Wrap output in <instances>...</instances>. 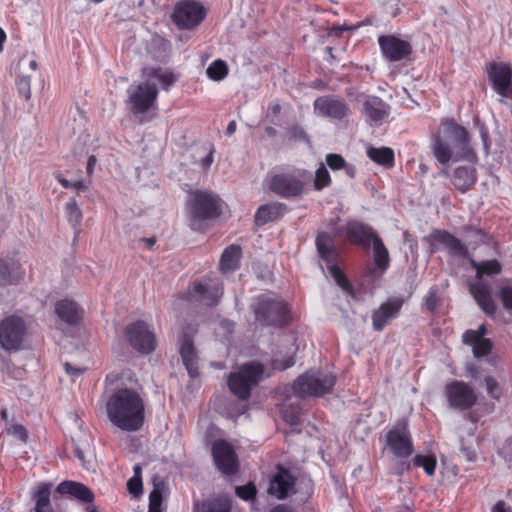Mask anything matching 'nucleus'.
Masks as SVG:
<instances>
[{
    "instance_id": "f257e3e1",
    "label": "nucleus",
    "mask_w": 512,
    "mask_h": 512,
    "mask_svg": "<svg viewBox=\"0 0 512 512\" xmlns=\"http://www.w3.org/2000/svg\"><path fill=\"white\" fill-rule=\"evenodd\" d=\"M442 133L438 131L432 138V152L438 163L448 164L451 160L477 161V154L470 145V136L465 127L453 118L441 120Z\"/></svg>"
},
{
    "instance_id": "f03ea898",
    "label": "nucleus",
    "mask_w": 512,
    "mask_h": 512,
    "mask_svg": "<svg viewBox=\"0 0 512 512\" xmlns=\"http://www.w3.org/2000/svg\"><path fill=\"white\" fill-rule=\"evenodd\" d=\"M221 198L209 191L193 190L188 194L186 203L190 227L199 232H205L208 223L222 214Z\"/></svg>"
},
{
    "instance_id": "7ed1b4c3",
    "label": "nucleus",
    "mask_w": 512,
    "mask_h": 512,
    "mask_svg": "<svg viewBox=\"0 0 512 512\" xmlns=\"http://www.w3.org/2000/svg\"><path fill=\"white\" fill-rule=\"evenodd\" d=\"M255 321L262 327L284 328L292 321L291 306L280 296L260 294L251 305Z\"/></svg>"
},
{
    "instance_id": "20e7f679",
    "label": "nucleus",
    "mask_w": 512,
    "mask_h": 512,
    "mask_svg": "<svg viewBox=\"0 0 512 512\" xmlns=\"http://www.w3.org/2000/svg\"><path fill=\"white\" fill-rule=\"evenodd\" d=\"M471 266L476 270V278L479 280L469 285V291L474 297L479 307L488 315L493 316L497 306L492 297L490 287L487 283L481 281L484 275H498L502 271V266L498 260H486L482 262L471 261Z\"/></svg>"
},
{
    "instance_id": "39448f33",
    "label": "nucleus",
    "mask_w": 512,
    "mask_h": 512,
    "mask_svg": "<svg viewBox=\"0 0 512 512\" xmlns=\"http://www.w3.org/2000/svg\"><path fill=\"white\" fill-rule=\"evenodd\" d=\"M264 372V366L259 362L241 365L227 377L229 391L241 401L248 400L252 390L263 380Z\"/></svg>"
},
{
    "instance_id": "423d86ee",
    "label": "nucleus",
    "mask_w": 512,
    "mask_h": 512,
    "mask_svg": "<svg viewBox=\"0 0 512 512\" xmlns=\"http://www.w3.org/2000/svg\"><path fill=\"white\" fill-rule=\"evenodd\" d=\"M315 247L321 261H323L336 283L346 291H352V285L338 265L339 251L336 247V235L321 230L317 232Z\"/></svg>"
},
{
    "instance_id": "0eeeda50",
    "label": "nucleus",
    "mask_w": 512,
    "mask_h": 512,
    "mask_svg": "<svg viewBox=\"0 0 512 512\" xmlns=\"http://www.w3.org/2000/svg\"><path fill=\"white\" fill-rule=\"evenodd\" d=\"M336 377L332 373L307 371L300 375L292 385L295 395L305 397H322L332 392Z\"/></svg>"
},
{
    "instance_id": "6e6552de",
    "label": "nucleus",
    "mask_w": 512,
    "mask_h": 512,
    "mask_svg": "<svg viewBox=\"0 0 512 512\" xmlns=\"http://www.w3.org/2000/svg\"><path fill=\"white\" fill-rule=\"evenodd\" d=\"M310 179L311 173L305 169L275 174L268 180V189L282 198H295L304 193L306 183Z\"/></svg>"
},
{
    "instance_id": "1a4fd4ad",
    "label": "nucleus",
    "mask_w": 512,
    "mask_h": 512,
    "mask_svg": "<svg viewBox=\"0 0 512 512\" xmlns=\"http://www.w3.org/2000/svg\"><path fill=\"white\" fill-rule=\"evenodd\" d=\"M107 413L108 416H143V399L136 391L119 389L109 398Z\"/></svg>"
},
{
    "instance_id": "9d476101",
    "label": "nucleus",
    "mask_w": 512,
    "mask_h": 512,
    "mask_svg": "<svg viewBox=\"0 0 512 512\" xmlns=\"http://www.w3.org/2000/svg\"><path fill=\"white\" fill-rule=\"evenodd\" d=\"M207 10L197 0H181L175 4L171 19L179 29L192 30L206 18Z\"/></svg>"
},
{
    "instance_id": "9b49d317",
    "label": "nucleus",
    "mask_w": 512,
    "mask_h": 512,
    "mask_svg": "<svg viewBox=\"0 0 512 512\" xmlns=\"http://www.w3.org/2000/svg\"><path fill=\"white\" fill-rule=\"evenodd\" d=\"M223 295L221 282L195 281L181 295V298L189 302H198L208 307L216 306Z\"/></svg>"
},
{
    "instance_id": "f8f14e48",
    "label": "nucleus",
    "mask_w": 512,
    "mask_h": 512,
    "mask_svg": "<svg viewBox=\"0 0 512 512\" xmlns=\"http://www.w3.org/2000/svg\"><path fill=\"white\" fill-rule=\"evenodd\" d=\"M124 335L130 346L140 354H150L156 348L155 334L148 324L142 320L128 324L124 330Z\"/></svg>"
},
{
    "instance_id": "ddd939ff",
    "label": "nucleus",
    "mask_w": 512,
    "mask_h": 512,
    "mask_svg": "<svg viewBox=\"0 0 512 512\" xmlns=\"http://www.w3.org/2000/svg\"><path fill=\"white\" fill-rule=\"evenodd\" d=\"M158 88L155 83L146 81L128 90V103L134 115L144 114L156 107Z\"/></svg>"
},
{
    "instance_id": "4468645a",
    "label": "nucleus",
    "mask_w": 512,
    "mask_h": 512,
    "mask_svg": "<svg viewBox=\"0 0 512 512\" xmlns=\"http://www.w3.org/2000/svg\"><path fill=\"white\" fill-rule=\"evenodd\" d=\"M26 333V325L18 316H8L0 322V346L6 351L20 349Z\"/></svg>"
},
{
    "instance_id": "2eb2a0df",
    "label": "nucleus",
    "mask_w": 512,
    "mask_h": 512,
    "mask_svg": "<svg viewBox=\"0 0 512 512\" xmlns=\"http://www.w3.org/2000/svg\"><path fill=\"white\" fill-rule=\"evenodd\" d=\"M487 76L492 89L501 97L512 100V67L506 62H491Z\"/></svg>"
},
{
    "instance_id": "dca6fc26",
    "label": "nucleus",
    "mask_w": 512,
    "mask_h": 512,
    "mask_svg": "<svg viewBox=\"0 0 512 512\" xmlns=\"http://www.w3.org/2000/svg\"><path fill=\"white\" fill-rule=\"evenodd\" d=\"M212 456L217 469L226 476H232L239 470V460L234 447L223 439L212 444Z\"/></svg>"
},
{
    "instance_id": "f3484780",
    "label": "nucleus",
    "mask_w": 512,
    "mask_h": 512,
    "mask_svg": "<svg viewBox=\"0 0 512 512\" xmlns=\"http://www.w3.org/2000/svg\"><path fill=\"white\" fill-rule=\"evenodd\" d=\"M387 446L398 458H408L413 453V445L407 421H399L386 434Z\"/></svg>"
},
{
    "instance_id": "a211bd4d",
    "label": "nucleus",
    "mask_w": 512,
    "mask_h": 512,
    "mask_svg": "<svg viewBox=\"0 0 512 512\" xmlns=\"http://www.w3.org/2000/svg\"><path fill=\"white\" fill-rule=\"evenodd\" d=\"M378 44L383 57L389 62L407 59L413 51L410 42L392 34L379 36Z\"/></svg>"
},
{
    "instance_id": "6ab92c4d",
    "label": "nucleus",
    "mask_w": 512,
    "mask_h": 512,
    "mask_svg": "<svg viewBox=\"0 0 512 512\" xmlns=\"http://www.w3.org/2000/svg\"><path fill=\"white\" fill-rule=\"evenodd\" d=\"M346 240L365 250L370 249L371 243L378 237L376 231L359 220H349L344 227Z\"/></svg>"
},
{
    "instance_id": "aec40b11",
    "label": "nucleus",
    "mask_w": 512,
    "mask_h": 512,
    "mask_svg": "<svg viewBox=\"0 0 512 512\" xmlns=\"http://www.w3.org/2000/svg\"><path fill=\"white\" fill-rule=\"evenodd\" d=\"M446 395L451 406L467 409L476 402L474 390L463 381H452L446 385Z\"/></svg>"
},
{
    "instance_id": "412c9836",
    "label": "nucleus",
    "mask_w": 512,
    "mask_h": 512,
    "mask_svg": "<svg viewBox=\"0 0 512 512\" xmlns=\"http://www.w3.org/2000/svg\"><path fill=\"white\" fill-rule=\"evenodd\" d=\"M404 302L405 300L403 298L396 297L382 303L379 308L372 313L373 329L377 332L383 331L391 319H395L399 316Z\"/></svg>"
},
{
    "instance_id": "4be33fe9",
    "label": "nucleus",
    "mask_w": 512,
    "mask_h": 512,
    "mask_svg": "<svg viewBox=\"0 0 512 512\" xmlns=\"http://www.w3.org/2000/svg\"><path fill=\"white\" fill-rule=\"evenodd\" d=\"M268 494L277 499H286L295 493V478L285 468L278 466L276 473L270 480Z\"/></svg>"
},
{
    "instance_id": "5701e85b",
    "label": "nucleus",
    "mask_w": 512,
    "mask_h": 512,
    "mask_svg": "<svg viewBox=\"0 0 512 512\" xmlns=\"http://www.w3.org/2000/svg\"><path fill=\"white\" fill-rule=\"evenodd\" d=\"M315 110L322 116L342 120L348 116L350 109L344 100L333 97H318L314 102Z\"/></svg>"
},
{
    "instance_id": "b1692460",
    "label": "nucleus",
    "mask_w": 512,
    "mask_h": 512,
    "mask_svg": "<svg viewBox=\"0 0 512 512\" xmlns=\"http://www.w3.org/2000/svg\"><path fill=\"white\" fill-rule=\"evenodd\" d=\"M25 277L20 261L14 258L0 259V287L16 285Z\"/></svg>"
},
{
    "instance_id": "393cba45",
    "label": "nucleus",
    "mask_w": 512,
    "mask_h": 512,
    "mask_svg": "<svg viewBox=\"0 0 512 512\" xmlns=\"http://www.w3.org/2000/svg\"><path fill=\"white\" fill-rule=\"evenodd\" d=\"M180 355L189 376L197 378L199 376L198 356L192 336L189 334L184 333L180 338Z\"/></svg>"
},
{
    "instance_id": "a878e982",
    "label": "nucleus",
    "mask_w": 512,
    "mask_h": 512,
    "mask_svg": "<svg viewBox=\"0 0 512 512\" xmlns=\"http://www.w3.org/2000/svg\"><path fill=\"white\" fill-rule=\"evenodd\" d=\"M430 238L434 242L443 245L452 256L466 257L468 254L466 246L446 230L436 229L430 234Z\"/></svg>"
},
{
    "instance_id": "bb28decb",
    "label": "nucleus",
    "mask_w": 512,
    "mask_h": 512,
    "mask_svg": "<svg viewBox=\"0 0 512 512\" xmlns=\"http://www.w3.org/2000/svg\"><path fill=\"white\" fill-rule=\"evenodd\" d=\"M56 315L69 325H78L83 317V310L75 301L63 299L55 304Z\"/></svg>"
},
{
    "instance_id": "cd10ccee",
    "label": "nucleus",
    "mask_w": 512,
    "mask_h": 512,
    "mask_svg": "<svg viewBox=\"0 0 512 512\" xmlns=\"http://www.w3.org/2000/svg\"><path fill=\"white\" fill-rule=\"evenodd\" d=\"M477 182V171L474 167L459 166L455 168L452 177L453 186L461 193L474 188Z\"/></svg>"
},
{
    "instance_id": "c85d7f7f",
    "label": "nucleus",
    "mask_w": 512,
    "mask_h": 512,
    "mask_svg": "<svg viewBox=\"0 0 512 512\" xmlns=\"http://www.w3.org/2000/svg\"><path fill=\"white\" fill-rule=\"evenodd\" d=\"M287 211V206L283 203L273 202L261 205L254 216V222L257 226H263L281 218Z\"/></svg>"
},
{
    "instance_id": "c756f323",
    "label": "nucleus",
    "mask_w": 512,
    "mask_h": 512,
    "mask_svg": "<svg viewBox=\"0 0 512 512\" xmlns=\"http://www.w3.org/2000/svg\"><path fill=\"white\" fill-rule=\"evenodd\" d=\"M57 492L71 495L84 503H91L94 500L93 492L84 484L75 481L61 482L57 486Z\"/></svg>"
},
{
    "instance_id": "7c9ffc66",
    "label": "nucleus",
    "mask_w": 512,
    "mask_h": 512,
    "mask_svg": "<svg viewBox=\"0 0 512 512\" xmlns=\"http://www.w3.org/2000/svg\"><path fill=\"white\" fill-rule=\"evenodd\" d=\"M363 112L371 123L379 124L389 115V108L380 98L372 97L364 102Z\"/></svg>"
},
{
    "instance_id": "2f4dec72",
    "label": "nucleus",
    "mask_w": 512,
    "mask_h": 512,
    "mask_svg": "<svg viewBox=\"0 0 512 512\" xmlns=\"http://www.w3.org/2000/svg\"><path fill=\"white\" fill-rule=\"evenodd\" d=\"M242 248L240 245L231 244L227 246L220 258L219 267L223 273L234 272L240 268Z\"/></svg>"
},
{
    "instance_id": "473e14b6",
    "label": "nucleus",
    "mask_w": 512,
    "mask_h": 512,
    "mask_svg": "<svg viewBox=\"0 0 512 512\" xmlns=\"http://www.w3.org/2000/svg\"><path fill=\"white\" fill-rule=\"evenodd\" d=\"M51 484L40 483L33 493V499L35 500V512H54L51 502Z\"/></svg>"
},
{
    "instance_id": "72a5a7b5",
    "label": "nucleus",
    "mask_w": 512,
    "mask_h": 512,
    "mask_svg": "<svg viewBox=\"0 0 512 512\" xmlns=\"http://www.w3.org/2000/svg\"><path fill=\"white\" fill-rule=\"evenodd\" d=\"M231 500L226 496H217L195 505L196 512H230Z\"/></svg>"
},
{
    "instance_id": "f704fd0d",
    "label": "nucleus",
    "mask_w": 512,
    "mask_h": 512,
    "mask_svg": "<svg viewBox=\"0 0 512 512\" xmlns=\"http://www.w3.org/2000/svg\"><path fill=\"white\" fill-rule=\"evenodd\" d=\"M167 490L166 483L158 476L153 477V490L149 495V511L162 512L163 496Z\"/></svg>"
},
{
    "instance_id": "c9c22d12",
    "label": "nucleus",
    "mask_w": 512,
    "mask_h": 512,
    "mask_svg": "<svg viewBox=\"0 0 512 512\" xmlns=\"http://www.w3.org/2000/svg\"><path fill=\"white\" fill-rule=\"evenodd\" d=\"M367 156L376 164L382 165L386 168H391L394 166V151L389 147H369L367 149Z\"/></svg>"
},
{
    "instance_id": "e433bc0d",
    "label": "nucleus",
    "mask_w": 512,
    "mask_h": 512,
    "mask_svg": "<svg viewBox=\"0 0 512 512\" xmlns=\"http://www.w3.org/2000/svg\"><path fill=\"white\" fill-rule=\"evenodd\" d=\"M371 246L373 248L374 264L380 271H386L390 264V256L389 251L384 245L382 239L378 236L371 243Z\"/></svg>"
},
{
    "instance_id": "4c0bfd02",
    "label": "nucleus",
    "mask_w": 512,
    "mask_h": 512,
    "mask_svg": "<svg viewBox=\"0 0 512 512\" xmlns=\"http://www.w3.org/2000/svg\"><path fill=\"white\" fill-rule=\"evenodd\" d=\"M144 75L148 78V81L152 78L157 79L162 89L166 91L177 81V77L172 71L163 70L162 68H147L144 70Z\"/></svg>"
},
{
    "instance_id": "58836bf2",
    "label": "nucleus",
    "mask_w": 512,
    "mask_h": 512,
    "mask_svg": "<svg viewBox=\"0 0 512 512\" xmlns=\"http://www.w3.org/2000/svg\"><path fill=\"white\" fill-rule=\"evenodd\" d=\"M229 68L227 63L222 59L214 60L207 68L206 74L213 81H222L227 77Z\"/></svg>"
},
{
    "instance_id": "ea45409f",
    "label": "nucleus",
    "mask_w": 512,
    "mask_h": 512,
    "mask_svg": "<svg viewBox=\"0 0 512 512\" xmlns=\"http://www.w3.org/2000/svg\"><path fill=\"white\" fill-rule=\"evenodd\" d=\"M66 217L72 227L77 230L81 225L83 214L75 198L70 199L65 205Z\"/></svg>"
},
{
    "instance_id": "a19ab883",
    "label": "nucleus",
    "mask_w": 512,
    "mask_h": 512,
    "mask_svg": "<svg viewBox=\"0 0 512 512\" xmlns=\"http://www.w3.org/2000/svg\"><path fill=\"white\" fill-rule=\"evenodd\" d=\"M112 425L127 432L137 431L143 425L144 418H109Z\"/></svg>"
},
{
    "instance_id": "79ce46f5",
    "label": "nucleus",
    "mask_w": 512,
    "mask_h": 512,
    "mask_svg": "<svg viewBox=\"0 0 512 512\" xmlns=\"http://www.w3.org/2000/svg\"><path fill=\"white\" fill-rule=\"evenodd\" d=\"M313 184L314 189L317 191H321L324 188L330 186L331 176L323 164H321L320 167L316 170Z\"/></svg>"
},
{
    "instance_id": "37998d69",
    "label": "nucleus",
    "mask_w": 512,
    "mask_h": 512,
    "mask_svg": "<svg viewBox=\"0 0 512 512\" xmlns=\"http://www.w3.org/2000/svg\"><path fill=\"white\" fill-rule=\"evenodd\" d=\"M413 464L417 467H422L429 476L435 473L436 460L434 457L416 455L413 459Z\"/></svg>"
},
{
    "instance_id": "c03bdc74",
    "label": "nucleus",
    "mask_w": 512,
    "mask_h": 512,
    "mask_svg": "<svg viewBox=\"0 0 512 512\" xmlns=\"http://www.w3.org/2000/svg\"><path fill=\"white\" fill-rule=\"evenodd\" d=\"M493 343L488 338H481L474 346H472L473 354L476 358L487 356L491 353Z\"/></svg>"
},
{
    "instance_id": "a18cd8bd",
    "label": "nucleus",
    "mask_w": 512,
    "mask_h": 512,
    "mask_svg": "<svg viewBox=\"0 0 512 512\" xmlns=\"http://www.w3.org/2000/svg\"><path fill=\"white\" fill-rule=\"evenodd\" d=\"M235 493L239 498L245 501H250L256 498L257 489L256 486L250 482L243 486H237L235 488Z\"/></svg>"
},
{
    "instance_id": "49530a36",
    "label": "nucleus",
    "mask_w": 512,
    "mask_h": 512,
    "mask_svg": "<svg viewBox=\"0 0 512 512\" xmlns=\"http://www.w3.org/2000/svg\"><path fill=\"white\" fill-rule=\"evenodd\" d=\"M54 176L56 180L62 185V187L66 189L73 188L77 191H86L88 189V185H86L83 180H77L72 183L68 179H66L60 172L55 173Z\"/></svg>"
},
{
    "instance_id": "de8ad7c7",
    "label": "nucleus",
    "mask_w": 512,
    "mask_h": 512,
    "mask_svg": "<svg viewBox=\"0 0 512 512\" xmlns=\"http://www.w3.org/2000/svg\"><path fill=\"white\" fill-rule=\"evenodd\" d=\"M7 433L22 443H26L28 440V431L23 425L11 424L7 428Z\"/></svg>"
},
{
    "instance_id": "09e8293b",
    "label": "nucleus",
    "mask_w": 512,
    "mask_h": 512,
    "mask_svg": "<svg viewBox=\"0 0 512 512\" xmlns=\"http://www.w3.org/2000/svg\"><path fill=\"white\" fill-rule=\"evenodd\" d=\"M17 89L20 94L26 101L31 98V79L28 76L20 77L17 82Z\"/></svg>"
},
{
    "instance_id": "8fccbe9b",
    "label": "nucleus",
    "mask_w": 512,
    "mask_h": 512,
    "mask_svg": "<svg viewBox=\"0 0 512 512\" xmlns=\"http://www.w3.org/2000/svg\"><path fill=\"white\" fill-rule=\"evenodd\" d=\"M477 418H463V423L459 426V434L463 439L464 434L473 437L477 429Z\"/></svg>"
},
{
    "instance_id": "3c124183",
    "label": "nucleus",
    "mask_w": 512,
    "mask_h": 512,
    "mask_svg": "<svg viewBox=\"0 0 512 512\" xmlns=\"http://www.w3.org/2000/svg\"><path fill=\"white\" fill-rule=\"evenodd\" d=\"M326 164L332 170H341L345 167V159L340 154L330 153L326 155Z\"/></svg>"
},
{
    "instance_id": "603ef678",
    "label": "nucleus",
    "mask_w": 512,
    "mask_h": 512,
    "mask_svg": "<svg viewBox=\"0 0 512 512\" xmlns=\"http://www.w3.org/2000/svg\"><path fill=\"white\" fill-rule=\"evenodd\" d=\"M484 381L489 396L495 399H499L501 396V388L496 379L492 376H487L485 377Z\"/></svg>"
},
{
    "instance_id": "864d4df0",
    "label": "nucleus",
    "mask_w": 512,
    "mask_h": 512,
    "mask_svg": "<svg viewBox=\"0 0 512 512\" xmlns=\"http://www.w3.org/2000/svg\"><path fill=\"white\" fill-rule=\"evenodd\" d=\"M424 306L429 312H434L438 306L437 289L431 288L424 299Z\"/></svg>"
},
{
    "instance_id": "5fc2aeb1",
    "label": "nucleus",
    "mask_w": 512,
    "mask_h": 512,
    "mask_svg": "<svg viewBox=\"0 0 512 512\" xmlns=\"http://www.w3.org/2000/svg\"><path fill=\"white\" fill-rule=\"evenodd\" d=\"M498 296L501 299L503 306L511 310L512 309V287L511 286H504L502 287L499 292Z\"/></svg>"
},
{
    "instance_id": "6e6d98bb",
    "label": "nucleus",
    "mask_w": 512,
    "mask_h": 512,
    "mask_svg": "<svg viewBox=\"0 0 512 512\" xmlns=\"http://www.w3.org/2000/svg\"><path fill=\"white\" fill-rule=\"evenodd\" d=\"M271 364L273 369L284 371L295 364L294 356L290 355L285 359H273Z\"/></svg>"
},
{
    "instance_id": "4d7b16f0",
    "label": "nucleus",
    "mask_w": 512,
    "mask_h": 512,
    "mask_svg": "<svg viewBox=\"0 0 512 512\" xmlns=\"http://www.w3.org/2000/svg\"><path fill=\"white\" fill-rule=\"evenodd\" d=\"M128 491L135 497L142 492V479L140 476H133L127 482Z\"/></svg>"
},
{
    "instance_id": "13d9d810",
    "label": "nucleus",
    "mask_w": 512,
    "mask_h": 512,
    "mask_svg": "<svg viewBox=\"0 0 512 512\" xmlns=\"http://www.w3.org/2000/svg\"><path fill=\"white\" fill-rule=\"evenodd\" d=\"M460 450L464 454V456H465L467 461L473 462V461L476 460L477 453H476V449L474 447L473 442L468 444V445H465L463 439L461 438V448H460Z\"/></svg>"
},
{
    "instance_id": "bf43d9fd",
    "label": "nucleus",
    "mask_w": 512,
    "mask_h": 512,
    "mask_svg": "<svg viewBox=\"0 0 512 512\" xmlns=\"http://www.w3.org/2000/svg\"><path fill=\"white\" fill-rule=\"evenodd\" d=\"M481 333L476 332L475 330H467L463 334V342L466 345L474 346L480 339Z\"/></svg>"
},
{
    "instance_id": "052dcab7",
    "label": "nucleus",
    "mask_w": 512,
    "mask_h": 512,
    "mask_svg": "<svg viewBox=\"0 0 512 512\" xmlns=\"http://www.w3.org/2000/svg\"><path fill=\"white\" fill-rule=\"evenodd\" d=\"M64 369L66 373L72 377H78L87 370V368L84 367H75L71 365L69 362L64 363Z\"/></svg>"
},
{
    "instance_id": "680f3d73",
    "label": "nucleus",
    "mask_w": 512,
    "mask_h": 512,
    "mask_svg": "<svg viewBox=\"0 0 512 512\" xmlns=\"http://www.w3.org/2000/svg\"><path fill=\"white\" fill-rule=\"evenodd\" d=\"M491 512H512V508L505 501L499 500L491 508Z\"/></svg>"
},
{
    "instance_id": "e2e57ef3",
    "label": "nucleus",
    "mask_w": 512,
    "mask_h": 512,
    "mask_svg": "<svg viewBox=\"0 0 512 512\" xmlns=\"http://www.w3.org/2000/svg\"><path fill=\"white\" fill-rule=\"evenodd\" d=\"M213 154H214V148H211L208 155L202 159V167L204 169H209L210 166L213 163Z\"/></svg>"
},
{
    "instance_id": "0e129e2a",
    "label": "nucleus",
    "mask_w": 512,
    "mask_h": 512,
    "mask_svg": "<svg viewBox=\"0 0 512 512\" xmlns=\"http://www.w3.org/2000/svg\"><path fill=\"white\" fill-rule=\"evenodd\" d=\"M270 512H296L291 506L286 504H279L272 508Z\"/></svg>"
},
{
    "instance_id": "69168bd1",
    "label": "nucleus",
    "mask_w": 512,
    "mask_h": 512,
    "mask_svg": "<svg viewBox=\"0 0 512 512\" xmlns=\"http://www.w3.org/2000/svg\"><path fill=\"white\" fill-rule=\"evenodd\" d=\"M96 162H97V159L94 155H91L89 158H88V161H87V167H86V170H87V174L88 175H92L93 174V171H94V167L96 165Z\"/></svg>"
},
{
    "instance_id": "338daca9",
    "label": "nucleus",
    "mask_w": 512,
    "mask_h": 512,
    "mask_svg": "<svg viewBox=\"0 0 512 512\" xmlns=\"http://www.w3.org/2000/svg\"><path fill=\"white\" fill-rule=\"evenodd\" d=\"M237 124L234 120L230 121L227 125L226 134L231 136L236 131Z\"/></svg>"
},
{
    "instance_id": "774afa93",
    "label": "nucleus",
    "mask_w": 512,
    "mask_h": 512,
    "mask_svg": "<svg viewBox=\"0 0 512 512\" xmlns=\"http://www.w3.org/2000/svg\"><path fill=\"white\" fill-rule=\"evenodd\" d=\"M343 169H345L346 174L349 177H351V178L355 177L356 170H355V167L353 165H348L347 163H345V167Z\"/></svg>"
}]
</instances>
